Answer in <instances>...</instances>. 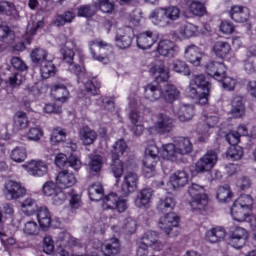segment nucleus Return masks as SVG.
Masks as SVG:
<instances>
[{
	"instance_id": "4c0bfd02",
	"label": "nucleus",
	"mask_w": 256,
	"mask_h": 256,
	"mask_svg": "<svg viewBox=\"0 0 256 256\" xmlns=\"http://www.w3.org/2000/svg\"><path fill=\"white\" fill-rule=\"evenodd\" d=\"M226 235L227 233L224 228H212L205 233V241L208 243H219V241H223V239H225Z\"/></svg>"
},
{
	"instance_id": "0e129e2a",
	"label": "nucleus",
	"mask_w": 256,
	"mask_h": 256,
	"mask_svg": "<svg viewBox=\"0 0 256 256\" xmlns=\"http://www.w3.org/2000/svg\"><path fill=\"white\" fill-rule=\"evenodd\" d=\"M41 87H43V82L32 83L26 87L25 92L29 97L35 99V97H39L41 95Z\"/></svg>"
},
{
	"instance_id": "680f3d73",
	"label": "nucleus",
	"mask_w": 256,
	"mask_h": 256,
	"mask_svg": "<svg viewBox=\"0 0 256 256\" xmlns=\"http://www.w3.org/2000/svg\"><path fill=\"white\" fill-rule=\"evenodd\" d=\"M40 229H41V226H39L37 222L30 220L25 223L23 232L25 233V235L35 236V235H39Z\"/></svg>"
},
{
	"instance_id": "de8ad7c7",
	"label": "nucleus",
	"mask_w": 256,
	"mask_h": 256,
	"mask_svg": "<svg viewBox=\"0 0 256 256\" xmlns=\"http://www.w3.org/2000/svg\"><path fill=\"white\" fill-rule=\"evenodd\" d=\"M88 195L91 201H101L103 199V184L96 182L88 188Z\"/></svg>"
},
{
	"instance_id": "9b49d317",
	"label": "nucleus",
	"mask_w": 256,
	"mask_h": 256,
	"mask_svg": "<svg viewBox=\"0 0 256 256\" xmlns=\"http://www.w3.org/2000/svg\"><path fill=\"white\" fill-rule=\"evenodd\" d=\"M158 227L168 235V237H177V235H179V231H174V229L179 227V215L175 212L165 214L160 218Z\"/></svg>"
},
{
	"instance_id": "13d9d810",
	"label": "nucleus",
	"mask_w": 256,
	"mask_h": 256,
	"mask_svg": "<svg viewBox=\"0 0 256 256\" xmlns=\"http://www.w3.org/2000/svg\"><path fill=\"white\" fill-rule=\"evenodd\" d=\"M73 19H75V13L67 11L63 15H58L54 20V24L56 27H63L66 23H72Z\"/></svg>"
},
{
	"instance_id": "6ab92c4d",
	"label": "nucleus",
	"mask_w": 256,
	"mask_h": 256,
	"mask_svg": "<svg viewBox=\"0 0 256 256\" xmlns=\"http://www.w3.org/2000/svg\"><path fill=\"white\" fill-rule=\"evenodd\" d=\"M55 181L58 189H69L77 184V177L73 172L62 170L56 175Z\"/></svg>"
},
{
	"instance_id": "f03ea898",
	"label": "nucleus",
	"mask_w": 256,
	"mask_h": 256,
	"mask_svg": "<svg viewBox=\"0 0 256 256\" xmlns=\"http://www.w3.org/2000/svg\"><path fill=\"white\" fill-rule=\"evenodd\" d=\"M193 153V143L187 137H178L174 143L162 146L161 156L166 161H177L183 155Z\"/></svg>"
},
{
	"instance_id": "aec40b11",
	"label": "nucleus",
	"mask_w": 256,
	"mask_h": 256,
	"mask_svg": "<svg viewBox=\"0 0 256 256\" xmlns=\"http://www.w3.org/2000/svg\"><path fill=\"white\" fill-rule=\"evenodd\" d=\"M133 43V30L131 28L119 29L115 37L118 49H129Z\"/></svg>"
},
{
	"instance_id": "a19ab883",
	"label": "nucleus",
	"mask_w": 256,
	"mask_h": 256,
	"mask_svg": "<svg viewBox=\"0 0 256 256\" xmlns=\"http://www.w3.org/2000/svg\"><path fill=\"white\" fill-rule=\"evenodd\" d=\"M150 73L158 83L169 80V69H166L164 65H155L150 69Z\"/></svg>"
},
{
	"instance_id": "a878e982",
	"label": "nucleus",
	"mask_w": 256,
	"mask_h": 256,
	"mask_svg": "<svg viewBox=\"0 0 256 256\" xmlns=\"http://www.w3.org/2000/svg\"><path fill=\"white\" fill-rule=\"evenodd\" d=\"M35 215L39 223V227L43 229V231H47V229L51 227V223H53L49 208H47V206H40L37 208Z\"/></svg>"
},
{
	"instance_id": "5701e85b",
	"label": "nucleus",
	"mask_w": 256,
	"mask_h": 256,
	"mask_svg": "<svg viewBox=\"0 0 256 256\" xmlns=\"http://www.w3.org/2000/svg\"><path fill=\"white\" fill-rule=\"evenodd\" d=\"M229 17L236 23H247L249 17H251V12L247 6L234 5L228 11Z\"/></svg>"
},
{
	"instance_id": "bb28decb",
	"label": "nucleus",
	"mask_w": 256,
	"mask_h": 256,
	"mask_svg": "<svg viewBox=\"0 0 256 256\" xmlns=\"http://www.w3.org/2000/svg\"><path fill=\"white\" fill-rule=\"evenodd\" d=\"M177 39L185 41V39H191V37H197L199 35V28L192 23L181 25L175 32Z\"/></svg>"
},
{
	"instance_id": "5fc2aeb1",
	"label": "nucleus",
	"mask_w": 256,
	"mask_h": 256,
	"mask_svg": "<svg viewBox=\"0 0 256 256\" xmlns=\"http://www.w3.org/2000/svg\"><path fill=\"white\" fill-rule=\"evenodd\" d=\"M68 201L70 209H72V211L81 208V205H83V203L81 202V196L75 190H70L68 192Z\"/></svg>"
},
{
	"instance_id": "338daca9",
	"label": "nucleus",
	"mask_w": 256,
	"mask_h": 256,
	"mask_svg": "<svg viewBox=\"0 0 256 256\" xmlns=\"http://www.w3.org/2000/svg\"><path fill=\"white\" fill-rule=\"evenodd\" d=\"M96 9L102 11V13H113L114 5L109 0H98L95 3Z\"/></svg>"
},
{
	"instance_id": "4d7b16f0",
	"label": "nucleus",
	"mask_w": 256,
	"mask_h": 256,
	"mask_svg": "<svg viewBox=\"0 0 256 256\" xmlns=\"http://www.w3.org/2000/svg\"><path fill=\"white\" fill-rule=\"evenodd\" d=\"M187 6L192 15H205V4L199 1H188Z\"/></svg>"
},
{
	"instance_id": "cd10ccee",
	"label": "nucleus",
	"mask_w": 256,
	"mask_h": 256,
	"mask_svg": "<svg viewBox=\"0 0 256 256\" xmlns=\"http://www.w3.org/2000/svg\"><path fill=\"white\" fill-rule=\"evenodd\" d=\"M37 200L34 198L28 197L19 202V211L25 217H33L37 213Z\"/></svg>"
},
{
	"instance_id": "3c124183",
	"label": "nucleus",
	"mask_w": 256,
	"mask_h": 256,
	"mask_svg": "<svg viewBox=\"0 0 256 256\" xmlns=\"http://www.w3.org/2000/svg\"><path fill=\"white\" fill-rule=\"evenodd\" d=\"M158 211L160 213H167V211H173L175 209V199L172 197H165L160 199L157 205Z\"/></svg>"
},
{
	"instance_id": "6e6552de",
	"label": "nucleus",
	"mask_w": 256,
	"mask_h": 256,
	"mask_svg": "<svg viewBox=\"0 0 256 256\" xmlns=\"http://www.w3.org/2000/svg\"><path fill=\"white\" fill-rule=\"evenodd\" d=\"M89 49L95 61H99L100 63L104 64L109 63V55L113 53V46H111V44L101 39H96L90 41Z\"/></svg>"
},
{
	"instance_id": "f8f14e48",
	"label": "nucleus",
	"mask_w": 256,
	"mask_h": 256,
	"mask_svg": "<svg viewBox=\"0 0 256 256\" xmlns=\"http://www.w3.org/2000/svg\"><path fill=\"white\" fill-rule=\"evenodd\" d=\"M3 194L8 201H16L27 195V190L21 182L15 180H8L4 184Z\"/></svg>"
},
{
	"instance_id": "473e14b6",
	"label": "nucleus",
	"mask_w": 256,
	"mask_h": 256,
	"mask_svg": "<svg viewBox=\"0 0 256 256\" xmlns=\"http://www.w3.org/2000/svg\"><path fill=\"white\" fill-rule=\"evenodd\" d=\"M112 231L115 233H125L126 235H133L137 231V221L133 218L128 217L121 223V228L112 226Z\"/></svg>"
},
{
	"instance_id": "bf43d9fd",
	"label": "nucleus",
	"mask_w": 256,
	"mask_h": 256,
	"mask_svg": "<svg viewBox=\"0 0 256 256\" xmlns=\"http://www.w3.org/2000/svg\"><path fill=\"white\" fill-rule=\"evenodd\" d=\"M226 157L230 161H239L243 157V148L241 146H231L226 152Z\"/></svg>"
},
{
	"instance_id": "ddd939ff",
	"label": "nucleus",
	"mask_w": 256,
	"mask_h": 256,
	"mask_svg": "<svg viewBox=\"0 0 256 256\" xmlns=\"http://www.w3.org/2000/svg\"><path fill=\"white\" fill-rule=\"evenodd\" d=\"M249 239V232L243 227H235L230 231L228 243L234 249H243Z\"/></svg>"
},
{
	"instance_id": "79ce46f5",
	"label": "nucleus",
	"mask_w": 256,
	"mask_h": 256,
	"mask_svg": "<svg viewBox=\"0 0 256 256\" xmlns=\"http://www.w3.org/2000/svg\"><path fill=\"white\" fill-rule=\"evenodd\" d=\"M52 95H54L56 101H60L61 103H65L67 99H69V90L67 87L62 84H56L51 89Z\"/></svg>"
},
{
	"instance_id": "774afa93",
	"label": "nucleus",
	"mask_w": 256,
	"mask_h": 256,
	"mask_svg": "<svg viewBox=\"0 0 256 256\" xmlns=\"http://www.w3.org/2000/svg\"><path fill=\"white\" fill-rule=\"evenodd\" d=\"M67 201V194L63 190H58L52 197V204L55 207H61Z\"/></svg>"
},
{
	"instance_id": "423d86ee",
	"label": "nucleus",
	"mask_w": 256,
	"mask_h": 256,
	"mask_svg": "<svg viewBox=\"0 0 256 256\" xmlns=\"http://www.w3.org/2000/svg\"><path fill=\"white\" fill-rule=\"evenodd\" d=\"M179 17H181V10L176 6L157 8L150 14L152 23L159 27H167L174 21L179 20Z\"/></svg>"
},
{
	"instance_id": "4be33fe9",
	"label": "nucleus",
	"mask_w": 256,
	"mask_h": 256,
	"mask_svg": "<svg viewBox=\"0 0 256 256\" xmlns=\"http://www.w3.org/2000/svg\"><path fill=\"white\" fill-rule=\"evenodd\" d=\"M139 184V176L135 172H126L124 175V181L122 183L121 191L123 195H131L137 191V185Z\"/></svg>"
},
{
	"instance_id": "4468645a",
	"label": "nucleus",
	"mask_w": 256,
	"mask_h": 256,
	"mask_svg": "<svg viewBox=\"0 0 256 256\" xmlns=\"http://www.w3.org/2000/svg\"><path fill=\"white\" fill-rule=\"evenodd\" d=\"M22 168L31 177H45V175H47L49 171V166H47V162L35 159H32L23 164Z\"/></svg>"
},
{
	"instance_id": "72a5a7b5",
	"label": "nucleus",
	"mask_w": 256,
	"mask_h": 256,
	"mask_svg": "<svg viewBox=\"0 0 256 256\" xmlns=\"http://www.w3.org/2000/svg\"><path fill=\"white\" fill-rule=\"evenodd\" d=\"M29 127V117L27 113L23 111L15 112L13 116V130L14 131H23Z\"/></svg>"
},
{
	"instance_id": "2f4dec72",
	"label": "nucleus",
	"mask_w": 256,
	"mask_h": 256,
	"mask_svg": "<svg viewBox=\"0 0 256 256\" xmlns=\"http://www.w3.org/2000/svg\"><path fill=\"white\" fill-rule=\"evenodd\" d=\"M159 158H153L150 156H145L143 160V175L147 179H151V177H155L157 175V161Z\"/></svg>"
},
{
	"instance_id": "7ed1b4c3",
	"label": "nucleus",
	"mask_w": 256,
	"mask_h": 256,
	"mask_svg": "<svg viewBox=\"0 0 256 256\" xmlns=\"http://www.w3.org/2000/svg\"><path fill=\"white\" fill-rule=\"evenodd\" d=\"M211 93V83L205 79L204 75H194L190 80L187 95L191 99H196L199 105H207L209 103V95Z\"/></svg>"
},
{
	"instance_id": "2eb2a0df",
	"label": "nucleus",
	"mask_w": 256,
	"mask_h": 256,
	"mask_svg": "<svg viewBox=\"0 0 256 256\" xmlns=\"http://www.w3.org/2000/svg\"><path fill=\"white\" fill-rule=\"evenodd\" d=\"M217 153L215 151L210 150L204 156H202L195 165L196 173H209L215 165H217Z\"/></svg>"
},
{
	"instance_id": "f3484780",
	"label": "nucleus",
	"mask_w": 256,
	"mask_h": 256,
	"mask_svg": "<svg viewBox=\"0 0 256 256\" xmlns=\"http://www.w3.org/2000/svg\"><path fill=\"white\" fill-rule=\"evenodd\" d=\"M56 245L58 248L53 256H69L67 247H73V245H77V239L71 237V234L63 232L59 234Z\"/></svg>"
},
{
	"instance_id": "052dcab7",
	"label": "nucleus",
	"mask_w": 256,
	"mask_h": 256,
	"mask_svg": "<svg viewBox=\"0 0 256 256\" xmlns=\"http://www.w3.org/2000/svg\"><path fill=\"white\" fill-rule=\"evenodd\" d=\"M17 37H15V33L11 31L9 26L0 25V41H7V43H11V41H15Z\"/></svg>"
},
{
	"instance_id": "393cba45",
	"label": "nucleus",
	"mask_w": 256,
	"mask_h": 256,
	"mask_svg": "<svg viewBox=\"0 0 256 256\" xmlns=\"http://www.w3.org/2000/svg\"><path fill=\"white\" fill-rule=\"evenodd\" d=\"M157 41V35L152 31L141 32L136 37L137 47L142 50L151 49L152 45H155Z\"/></svg>"
},
{
	"instance_id": "37998d69",
	"label": "nucleus",
	"mask_w": 256,
	"mask_h": 256,
	"mask_svg": "<svg viewBox=\"0 0 256 256\" xmlns=\"http://www.w3.org/2000/svg\"><path fill=\"white\" fill-rule=\"evenodd\" d=\"M57 68L53 61L46 60L43 64H40V74L42 79H49V77L55 76Z\"/></svg>"
},
{
	"instance_id": "09e8293b",
	"label": "nucleus",
	"mask_w": 256,
	"mask_h": 256,
	"mask_svg": "<svg viewBox=\"0 0 256 256\" xmlns=\"http://www.w3.org/2000/svg\"><path fill=\"white\" fill-rule=\"evenodd\" d=\"M216 197L220 203H229V201L233 199L231 187H229V185L220 186L217 190Z\"/></svg>"
},
{
	"instance_id": "f257e3e1",
	"label": "nucleus",
	"mask_w": 256,
	"mask_h": 256,
	"mask_svg": "<svg viewBox=\"0 0 256 256\" xmlns=\"http://www.w3.org/2000/svg\"><path fill=\"white\" fill-rule=\"evenodd\" d=\"M79 51L77 44L73 40L66 41L64 47L61 49V53L65 63L69 65V71L74 73L78 77V83H83L87 91V95H99V89H101V82L95 80L94 82L89 80V76L84 67L73 64V57L75 52Z\"/></svg>"
},
{
	"instance_id": "49530a36",
	"label": "nucleus",
	"mask_w": 256,
	"mask_h": 256,
	"mask_svg": "<svg viewBox=\"0 0 256 256\" xmlns=\"http://www.w3.org/2000/svg\"><path fill=\"white\" fill-rule=\"evenodd\" d=\"M49 53L47 50L42 48H35L31 54V61L34 62L36 65H43L45 61H47Z\"/></svg>"
},
{
	"instance_id": "603ef678",
	"label": "nucleus",
	"mask_w": 256,
	"mask_h": 256,
	"mask_svg": "<svg viewBox=\"0 0 256 256\" xmlns=\"http://www.w3.org/2000/svg\"><path fill=\"white\" fill-rule=\"evenodd\" d=\"M61 189L57 186V182L46 181L42 185V195L44 197H53Z\"/></svg>"
},
{
	"instance_id": "9d476101",
	"label": "nucleus",
	"mask_w": 256,
	"mask_h": 256,
	"mask_svg": "<svg viewBox=\"0 0 256 256\" xmlns=\"http://www.w3.org/2000/svg\"><path fill=\"white\" fill-rule=\"evenodd\" d=\"M204 121L206 125L198 124L196 129L199 143H205V141L209 139L212 133L211 130L217 127L219 123V117H217V114L206 112V114H204Z\"/></svg>"
},
{
	"instance_id": "e2e57ef3",
	"label": "nucleus",
	"mask_w": 256,
	"mask_h": 256,
	"mask_svg": "<svg viewBox=\"0 0 256 256\" xmlns=\"http://www.w3.org/2000/svg\"><path fill=\"white\" fill-rule=\"evenodd\" d=\"M67 137V132L63 130V128H55L52 131L50 141L52 145H57L58 143L63 142L64 139Z\"/></svg>"
},
{
	"instance_id": "69168bd1",
	"label": "nucleus",
	"mask_w": 256,
	"mask_h": 256,
	"mask_svg": "<svg viewBox=\"0 0 256 256\" xmlns=\"http://www.w3.org/2000/svg\"><path fill=\"white\" fill-rule=\"evenodd\" d=\"M28 141H41V137H43V129L39 127H31L26 134Z\"/></svg>"
},
{
	"instance_id": "8fccbe9b",
	"label": "nucleus",
	"mask_w": 256,
	"mask_h": 256,
	"mask_svg": "<svg viewBox=\"0 0 256 256\" xmlns=\"http://www.w3.org/2000/svg\"><path fill=\"white\" fill-rule=\"evenodd\" d=\"M103 169V156L93 155L90 156V161L88 163V171L90 173H99Z\"/></svg>"
},
{
	"instance_id": "dca6fc26",
	"label": "nucleus",
	"mask_w": 256,
	"mask_h": 256,
	"mask_svg": "<svg viewBox=\"0 0 256 256\" xmlns=\"http://www.w3.org/2000/svg\"><path fill=\"white\" fill-rule=\"evenodd\" d=\"M187 183H189V174L185 171H177L170 176V179L164 186V189L168 193H173V191H177V189L185 187Z\"/></svg>"
},
{
	"instance_id": "c9c22d12",
	"label": "nucleus",
	"mask_w": 256,
	"mask_h": 256,
	"mask_svg": "<svg viewBox=\"0 0 256 256\" xmlns=\"http://www.w3.org/2000/svg\"><path fill=\"white\" fill-rule=\"evenodd\" d=\"M212 51L219 59H225L231 53V44L227 41H217L213 44Z\"/></svg>"
},
{
	"instance_id": "412c9836",
	"label": "nucleus",
	"mask_w": 256,
	"mask_h": 256,
	"mask_svg": "<svg viewBox=\"0 0 256 256\" xmlns=\"http://www.w3.org/2000/svg\"><path fill=\"white\" fill-rule=\"evenodd\" d=\"M206 73L216 81H222L227 73V67L222 62H208L205 66Z\"/></svg>"
},
{
	"instance_id": "39448f33",
	"label": "nucleus",
	"mask_w": 256,
	"mask_h": 256,
	"mask_svg": "<svg viewBox=\"0 0 256 256\" xmlns=\"http://www.w3.org/2000/svg\"><path fill=\"white\" fill-rule=\"evenodd\" d=\"M188 195V203L191 211L194 213H203V211L207 209V205H209V196H207L205 186L192 183L188 186Z\"/></svg>"
},
{
	"instance_id": "6e6d98bb",
	"label": "nucleus",
	"mask_w": 256,
	"mask_h": 256,
	"mask_svg": "<svg viewBox=\"0 0 256 256\" xmlns=\"http://www.w3.org/2000/svg\"><path fill=\"white\" fill-rule=\"evenodd\" d=\"M171 67L175 73H180L186 76L191 75V69H189L187 63L183 62L182 60H174Z\"/></svg>"
},
{
	"instance_id": "1a4fd4ad",
	"label": "nucleus",
	"mask_w": 256,
	"mask_h": 256,
	"mask_svg": "<svg viewBox=\"0 0 256 256\" xmlns=\"http://www.w3.org/2000/svg\"><path fill=\"white\" fill-rule=\"evenodd\" d=\"M102 209L104 211H117L118 213H125L129 209L127 198L119 197L115 193H110L102 199Z\"/></svg>"
},
{
	"instance_id": "c756f323",
	"label": "nucleus",
	"mask_w": 256,
	"mask_h": 256,
	"mask_svg": "<svg viewBox=\"0 0 256 256\" xmlns=\"http://www.w3.org/2000/svg\"><path fill=\"white\" fill-rule=\"evenodd\" d=\"M154 129L158 133H169L173 129V119L167 116V114H159L154 123Z\"/></svg>"
},
{
	"instance_id": "b1692460",
	"label": "nucleus",
	"mask_w": 256,
	"mask_h": 256,
	"mask_svg": "<svg viewBox=\"0 0 256 256\" xmlns=\"http://www.w3.org/2000/svg\"><path fill=\"white\" fill-rule=\"evenodd\" d=\"M178 52L179 50L175 42L169 39H162L158 42L157 53L162 57H177Z\"/></svg>"
},
{
	"instance_id": "ea45409f",
	"label": "nucleus",
	"mask_w": 256,
	"mask_h": 256,
	"mask_svg": "<svg viewBox=\"0 0 256 256\" xmlns=\"http://www.w3.org/2000/svg\"><path fill=\"white\" fill-rule=\"evenodd\" d=\"M161 91L162 87L159 88L153 84H148L144 87V97L148 101H157L162 97Z\"/></svg>"
},
{
	"instance_id": "c03bdc74",
	"label": "nucleus",
	"mask_w": 256,
	"mask_h": 256,
	"mask_svg": "<svg viewBox=\"0 0 256 256\" xmlns=\"http://www.w3.org/2000/svg\"><path fill=\"white\" fill-rule=\"evenodd\" d=\"M41 27H43V21H35L34 19H32L27 26L26 29V33L23 36V38L25 39V41H27V43H31V37H33V35H35V33H37V30L41 29Z\"/></svg>"
},
{
	"instance_id": "a18cd8bd",
	"label": "nucleus",
	"mask_w": 256,
	"mask_h": 256,
	"mask_svg": "<svg viewBox=\"0 0 256 256\" xmlns=\"http://www.w3.org/2000/svg\"><path fill=\"white\" fill-rule=\"evenodd\" d=\"M10 159L14 161V163H24L27 159V148L24 146H17L10 152Z\"/></svg>"
},
{
	"instance_id": "20e7f679",
	"label": "nucleus",
	"mask_w": 256,
	"mask_h": 256,
	"mask_svg": "<svg viewBox=\"0 0 256 256\" xmlns=\"http://www.w3.org/2000/svg\"><path fill=\"white\" fill-rule=\"evenodd\" d=\"M128 146L125 140L119 139L117 140L114 145L112 146V150L110 152L111 157V172L115 179H117V183H119V180L121 177H123V173L129 170V162H123L121 161V157L125 154L127 151Z\"/></svg>"
},
{
	"instance_id": "e433bc0d",
	"label": "nucleus",
	"mask_w": 256,
	"mask_h": 256,
	"mask_svg": "<svg viewBox=\"0 0 256 256\" xmlns=\"http://www.w3.org/2000/svg\"><path fill=\"white\" fill-rule=\"evenodd\" d=\"M230 115L234 119H240L245 115V105L243 104V98L241 96H235L231 101Z\"/></svg>"
},
{
	"instance_id": "0eeeda50",
	"label": "nucleus",
	"mask_w": 256,
	"mask_h": 256,
	"mask_svg": "<svg viewBox=\"0 0 256 256\" xmlns=\"http://www.w3.org/2000/svg\"><path fill=\"white\" fill-rule=\"evenodd\" d=\"M139 107H141V103H139V97L130 96L129 97V120L131 123V131L139 137L143 135V131L145 127L143 126V117L139 114Z\"/></svg>"
},
{
	"instance_id": "864d4df0",
	"label": "nucleus",
	"mask_w": 256,
	"mask_h": 256,
	"mask_svg": "<svg viewBox=\"0 0 256 256\" xmlns=\"http://www.w3.org/2000/svg\"><path fill=\"white\" fill-rule=\"evenodd\" d=\"M234 204L251 212L253 209V197L249 194H243L234 202Z\"/></svg>"
},
{
	"instance_id": "a211bd4d",
	"label": "nucleus",
	"mask_w": 256,
	"mask_h": 256,
	"mask_svg": "<svg viewBox=\"0 0 256 256\" xmlns=\"http://www.w3.org/2000/svg\"><path fill=\"white\" fill-rule=\"evenodd\" d=\"M184 57L188 63H191L194 67H199L203 63L205 53L196 45H189L184 50Z\"/></svg>"
},
{
	"instance_id": "f704fd0d",
	"label": "nucleus",
	"mask_w": 256,
	"mask_h": 256,
	"mask_svg": "<svg viewBox=\"0 0 256 256\" xmlns=\"http://www.w3.org/2000/svg\"><path fill=\"white\" fill-rule=\"evenodd\" d=\"M162 99L166 100L167 103H173L179 99L181 92L173 84H166L162 86Z\"/></svg>"
},
{
	"instance_id": "58836bf2",
	"label": "nucleus",
	"mask_w": 256,
	"mask_h": 256,
	"mask_svg": "<svg viewBox=\"0 0 256 256\" xmlns=\"http://www.w3.org/2000/svg\"><path fill=\"white\" fill-rule=\"evenodd\" d=\"M79 137L83 145H93V143H95V140L97 139V132H95L88 126H85L80 129Z\"/></svg>"
},
{
	"instance_id": "7c9ffc66",
	"label": "nucleus",
	"mask_w": 256,
	"mask_h": 256,
	"mask_svg": "<svg viewBox=\"0 0 256 256\" xmlns=\"http://www.w3.org/2000/svg\"><path fill=\"white\" fill-rule=\"evenodd\" d=\"M153 199V190L151 188H146L138 192L136 199L134 201L136 207L139 209H145L151 205V200Z\"/></svg>"
},
{
	"instance_id": "c85d7f7f",
	"label": "nucleus",
	"mask_w": 256,
	"mask_h": 256,
	"mask_svg": "<svg viewBox=\"0 0 256 256\" xmlns=\"http://www.w3.org/2000/svg\"><path fill=\"white\" fill-rule=\"evenodd\" d=\"M179 121L187 123L195 117V106L191 104H181L178 109L174 111Z\"/></svg>"
}]
</instances>
